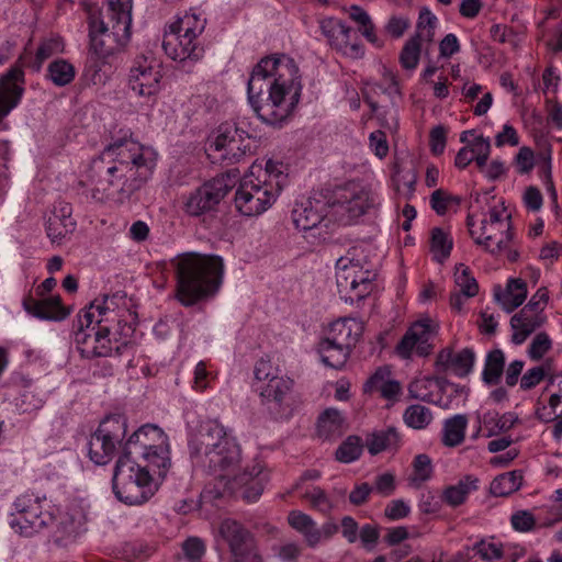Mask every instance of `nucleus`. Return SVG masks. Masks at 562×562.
I'll return each instance as SVG.
<instances>
[{
	"label": "nucleus",
	"mask_w": 562,
	"mask_h": 562,
	"mask_svg": "<svg viewBox=\"0 0 562 562\" xmlns=\"http://www.w3.org/2000/svg\"><path fill=\"white\" fill-rule=\"evenodd\" d=\"M288 521L292 528L301 532L308 546L315 547L321 541V530L311 516L300 510L289 513Z\"/></svg>",
	"instance_id": "f704fd0d"
},
{
	"label": "nucleus",
	"mask_w": 562,
	"mask_h": 562,
	"mask_svg": "<svg viewBox=\"0 0 562 562\" xmlns=\"http://www.w3.org/2000/svg\"><path fill=\"white\" fill-rule=\"evenodd\" d=\"M112 487L115 496L128 505L147 502L158 490L157 480L126 457L116 461Z\"/></svg>",
	"instance_id": "6e6552de"
},
{
	"label": "nucleus",
	"mask_w": 562,
	"mask_h": 562,
	"mask_svg": "<svg viewBox=\"0 0 562 562\" xmlns=\"http://www.w3.org/2000/svg\"><path fill=\"white\" fill-rule=\"evenodd\" d=\"M348 428L346 418L340 411L327 408L317 420V434L323 439H335L342 436Z\"/></svg>",
	"instance_id": "2f4dec72"
},
{
	"label": "nucleus",
	"mask_w": 562,
	"mask_h": 562,
	"mask_svg": "<svg viewBox=\"0 0 562 562\" xmlns=\"http://www.w3.org/2000/svg\"><path fill=\"white\" fill-rule=\"evenodd\" d=\"M220 532L228 543L235 562H263L254 546L249 531L234 519H225L220 526Z\"/></svg>",
	"instance_id": "412c9836"
},
{
	"label": "nucleus",
	"mask_w": 562,
	"mask_h": 562,
	"mask_svg": "<svg viewBox=\"0 0 562 562\" xmlns=\"http://www.w3.org/2000/svg\"><path fill=\"white\" fill-rule=\"evenodd\" d=\"M505 367V356L501 349H494L486 355L482 372L483 381L488 385L498 384Z\"/></svg>",
	"instance_id": "79ce46f5"
},
{
	"label": "nucleus",
	"mask_w": 562,
	"mask_h": 562,
	"mask_svg": "<svg viewBox=\"0 0 562 562\" xmlns=\"http://www.w3.org/2000/svg\"><path fill=\"white\" fill-rule=\"evenodd\" d=\"M86 522V517L82 510L78 506L70 507L64 514L55 519L56 532H58L59 539H67L76 537Z\"/></svg>",
	"instance_id": "72a5a7b5"
},
{
	"label": "nucleus",
	"mask_w": 562,
	"mask_h": 562,
	"mask_svg": "<svg viewBox=\"0 0 562 562\" xmlns=\"http://www.w3.org/2000/svg\"><path fill=\"white\" fill-rule=\"evenodd\" d=\"M329 216L334 224L351 225L376 205V195L359 181H348L327 191Z\"/></svg>",
	"instance_id": "0eeeda50"
},
{
	"label": "nucleus",
	"mask_w": 562,
	"mask_h": 562,
	"mask_svg": "<svg viewBox=\"0 0 562 562\" xmlns=\"http://www.w3.org/2000/svg\"><path fill=\"white\" fill-rule=\"evenodd\" d=\"M240 128L233 122L222 123L210 136L207 139V150L210 154L215 153L218 149H222L225 144H228L233 138L232 133H227L228 131H239Z\"/></svg>",
	"instance_id": "5fc2aeb1"
},
{
	"label": "nucleus",
	"mask_w": 562,
	"mask_h": 562,
	"mask_svg": "<svg viewBox=\"0 0 562 562\" xmlns=\"http://www.w3.org/2000/svg\"><path fill=\"white\" fill-rule=\"evenodd\" d=\"M22 305L27 314L42 321L61 322L71 313L70 307L63 305L59 295L40 299L27 295L23 299Z\"/></svg>",
	"instance_id": "5701e85b"
},
{
	"label": "nucleus",
	"mask_w": 562,
	"mask_h": 562,
	"mask_svg": "<svg viewBox=\"0 0 562 562\" xmlns=\"http://www.w3.org/2000/svg\"><path fill=\"white\" fill-rule=\"evenodd\" d=\"M411 513L409 505L403 499L391 501L384 509V515L390 520H400L407 517Z\"/></svg>",
	"instance_id": "680f3d73"
},
{
	"label": "nucleus",
	"mask_w": 562,
	"mask_h": 562,
	"mask_svg": "<svg viewBox=\"0 0 562 562\" xmlns=\"http://www.w3.org/2000/svg\"><path fill=\"white\" fill-rule=\"evenodd\" d=\"M479 488V480L473 475H465L456 484L443 488L441 499L450 507H458L464 504L472 492Z\"/></svg>",
	"instance_id": "473e14b6"
},
{
	"label": "nucleus",
	"mask_w": 562,
	"mask_h": 562,
	"mask_svg": "<svg viewBox=\"0 0 562 562\" xmlns=\"http://www.w3.org/2000/svg\"><path fill=\"white\" fill-rule=\"evenodd\" d=\"M527 293V283L522 279H509L504 290L495 288L494 297L505 312L512 313L525 302Z\"/></svg>",
	"instance_id": "7c9ffc66"
},
{
	"label": "nucleus",
	"mask_w": 562,
	"mask_h": 562,
	"mask_svg": "<svg viewBox=\"0 0 562 562\" xmlns=\"http://www.w3.org/2000/svg\"><path fill=\"white\" fill-rule=\"evenodd\" d=\"M438 23L437 16L428 9L419 13L416 32L404 44L401 54V66L406 70L417 68L423 47L427 50L428 45L435 40V30Z\"/></svg>",
	"instance_id": "a211bd4d"
},
{
	"label": "nucleus",
	"mask_w": 562,
	"mask_h": 562,
	"mask_svg": "<svg viewBox=\"0 0 562 562\" xmlns=\"http://www.w3.org/2000/svg\"><path fill=\"white\" fill-rule=\"evenodd\" d=\"M437 331L438 326L429 318L415 322L397 344L396 353L402 359H409L414 351L420 357L428 356Z\"/></svg>",
	"instance_id": "aec40b11"
},
{
	"label": "nucleus",
	"mask_w": 562,
	"mask_h": 562,
	"mask_svg": "<svg viewBox=\"0 0 562 562\" xmlns=\"http://www.w3.org/2000/svg\"><path fill=\"white\" fill-rule=\"evenodd\" d=\"M468 418L458 414L443 423L441 441L446 447H457L464 441Z\"/></svg>",
	"instance_id": "c9c22d12"
},
{
	"label": "nucleus",
	"mask_w": 562,
	"mask_h": 562,
	"mask_svg": "<svg viewBox=\"0 0 562 562\" xmlns=\"http://www.w3.org/2000/svg\"><path fill=\"white\" fill-rule=\"evenodd\" d=\"M375 272L364 269L358 260L340 257L336 262V283L340 297L353 303L373 290Z\"/></svg>",
	"instance_id": "ddd939ff"
},
{
	"label": "nucleus",
	"mask_w": 562,
	"mask_h": 562,
	"mask_svg": "<svg viewBox=\"0 0 562 562\" xmlns=\"http://www.w3.org/2000/svg\"><path fill=\"white\" fill-rule=\"evenodd\" d=\"M391 372L387 368H379L366 382V392H380L381 386L391 380Z\"/></svg>",
	"instance_id": "774afa93"
},
{
	"label": "nucleus",
	"mask_w": 562,
	"mask_h": 562,
	"mask_svg": "<svg viewBox=\"0 0 562 562\" xmlns=\"http://www.w3.org/2000/svg\"><path fill=\"white\" fill-rule=\"evenodd\" d=\"M362 453L361 439L357 436H349L337 448L335 457L339 462L351 463L359 459Z\"/></svg>",
	"instance_id": "3c124183"
},
{
	"label": "nucleus",
	"mask_w": 562,
	"mask_h": 562,
	"mask_svg": "<svg viewBox=\"0 0 562 562\" xmlns=\"http://www.w3.org/2000/svg\"><path fill=\"white\" fill-rule=\"evenodd\" d=\"M510 522L513 528L520 532L530 531L536 525L533 515L527 510H519L512 515Z\"/></svg>",
	"instance_id": "338daca9"
},
{
	"label": "nucleus",
	"mask_w": 562,
	"mask_h": 562,
	"mask_svg": "<svg viewBox=\"0 0 562 562\" xmlns=\"http://www.w3.org/2000/svg\"><path fill=\"white\" fill-rule=\"evenodd\" d=\"M322 34L337 53L351 59H359L364 55V47L357 33L341 20L324 18L319 21Z\"/></svg>",
	"instance_id": "6ab92c4d"
},
{
	"label": "nucleus",
	"mask_w": 562,
	"mask_h": 562,
	"mask_svg": "<svg viewBox=\"0 0 562 562\" xmlns=\"http://www.w3.org/2000/svg\"><path fill=\"white\" fill-rule=\"evenodd\" d=\"M516 171L520 175L529 173L535 167V154L530 147H521L514 158Z\"/></svg>",
	"instance_id": "4d7b16f0"
},
{
	"label": "nucleus",
	"mask_w": 562,
	"mask_h": 562,
	"mask_svg": "<svg viewBox=\"0 0 562 562\" xmlns=\"http://www.w3.org/2000/svg\"><path fill=\"white\" fill-rule=\"evenodd\" d=\"M154 167L155 159L148 149L123 137L90 161L79 184L82 193L97 203L123 204L143 187Z\"/></svg>",
	"instance_id": "f03ea898"
},
{
	"label": "nucleus",
	"mask_w": 562,
	"mask_h": 562,
	"mask_svg": "<svg viewBox=\"0 0 562 562\" xmlns=\"http://www.w3.org/2000/svg\"><path fill=\"white\" fill-rule=\"evenodd\" d=\"M522 475L518 471H510L497 475L490 485L493 496L504 497L518 491L521 486Z\"/></svg>",
	"instance_id": "a19ab883"
},
{
	"label": "nucleus",
	"mask_w": 562,
	"mask_h": 562,
	"mask_svg": "<svg viewBox=\"0 0 562 562\" xmlns=\"http://www.w3.org/2000/svg\"><path fill=\"white\" fill-rule=\"evenodd\" d=\"M136 467H140L146 472L150 473L159 483L165 479L168 470L171 467L169 445L153 450L149 453L134 458Z\"/></svg>",
	"instance_id": "c85d7f7f"
},
{
	"label": "nucleus",
	"mask_w": 562,
	"mask_h": 562,
	"mask_svg": "<svg viewBox=\"0 0 562 562\" xmlns=\"http://www.w3.org/2000/svg\"><path fill=\"white\" fill-rule=\"evenodd\" d=\"M191 457L216 475L223 488L216 496L226 493L240 496L248 503L256 502L262 494L269 475L259 461H254L237 473L241 460V448L233 431L216 419L200 424L189 440Z\"/></svg>",
	"instance_id": "f257e3e1"
},
{
	"label": "nucleus",
	"mask_w": 562,
	"mask_h": 562,
	"mask_svg": "<svg viewBox=\"0 0 562 562\" xmlns=\"http://www.w3.org/2000/svg\"><path fill=\"white\" fill-rule=\"evenodd\" d=\"M76 77L75 66L66 59L57 58L53 60L46 72V79L56 87L70 85Z\"/></svg>",
	"instance_id": "58836bf2"
},
{
	"label": "nucleus",
	"mask_w": 562,
	"mask_h": 562,
	"mask_svg": "<svg viewBox=\"0 0 562 562\" xmlns=\"http://www.w3.org/2000/svg\"><path fill=\"white\" fill-rule=\"evenodd\" d=\"M90 52L89 61L97 69L104 63V59L112 54L113 47L108 44L110 40L105 34L89 25Z\"/></svg>",
	"instance_id": "e433bc0d"
},
{
	"label": "nucleus",
	"mask_w": 562,
	"mask_h": 562,
	"mask_svg": "<svg viewBox=\"0 0 562 562\" xmlns=\"http://www.w3.org/2000/svg\"><path fill=\"white\" fill-rule=\"evenodd\" d=\"M75 344L82 358L93 359L101 357L121 356L127 348L125 341H112L109 337V329L104 326H76Z\"/></svg>",
	"instance_id": "dca6fc26"
},
{
	"label": "nucleus",
	"mask_w": 562,
	"mask_h": 562,
	"mask_svg": "<svg viewBox=\"0 0 562 562\" xmlns=\"http://www.w3.org/2000/svg\"><path fill=\"white\" fill-rule=\"evenodd\" d=\"M76 221L72 217V206L65 202H57L47 221V237L54 244H61L76 229Z\"/></svg>",
	"instance_id": "b1692460"
},
{
	"label": "nucleus",
	"mask_w": 562,
	"mask_h": 562,
	"mask_svg": "<svg viewBox=\"0 0 562 562\" xmlns=\"http://www.w3.org/2000/svg\"><path fill=\"white\" fill-rule=\"evenodd\" d=\"M108 311L106 297L101 301L94 300L87 310L77 315L75 326H86L89 328L93 323L100 325L103 322V315H105Z\"/></svg>",
	"instance_id": "de8ad7c7"
},
{
	"label": "nucleus",
	"mask_w": 562,
	"mask_h": 562,
	"mask_svg": "<svg viewBox=\"0 0 562 562\" xmlns=\"http://www.w3.org/2000/svg\"><path fill=\"white\" fill-rule=\"evenodd\" d=\"M400 440L398 432L395 428L390 427L385 430H380L372 434L367 439V448L371 454H378L384 450L394 449L397 447Z\"/></svg>",
	"instance_id": "37998d69"
},
{
	"label": "nucleus",
	"mask_w": 562,
	"mask_h": 562,
	"mask_svg": "<svg viewBox=\"0 0 562 562\" xmlns=\"http://www.w3.org/2000/svg\"><path fill=\"white\" fill-rule=\"evenodd\" d=\"M454 283L460 289V293L467 297H473L479 292V285L472 276L469 267L459 263L454 268Z\"/></svg>",
	"instance_id": "09e8293b"
},
{
	"label": "nucleus",
	"mask_w": 562,
	"mask_h": 562,
	"mask_svg": "<svg viewBox=\"0 0 562 562\" xmlns=\"http://www.w3.org/2000/svg\"><path fill=\"white\" fill-rule=\"evenodd\" d=\"M362 333V324L355 318H342L330 324L324 338L336 346L352 348Z\"/></svg>",
	"instance_id": "cd10ccee"
},
{
	"label": "nucleus",
	"mask_w": 562,
	"mask_h": 562,
	"mask_svg": "<svg viewBox=\"0 0 562 562\" xmlns=\"http://www.w3.org/2000/svg\"><path fill=\"white\" fill-rule=\"evenodd\" d=\"M467 223L475 244L483 246L492 255H498L507 249L514 236L512 215L504 206V202L490 207L477 228L471 215L468 216Z\"/></svg>",
	"instance_id": "1a4fd4ad"
},
{
	"label": "nucleus",
	"mask_w": 562,
	"mask_h": 562,
	"mask_svg": "<svg viewBox=\"0 0 562 562\" xmlns=\"http://www.w3.org/2000/svg\"><path fill=\"white\" fill-rule=\"evenodd\" d=\"M447 131L442 125L435 126L429 134V145L431 153L436 156L441 155L446 148Z\"/></svg>",
	"instance_id": "0e129e2a"
},
{
	"label": "nucleus",
	"mask_w": 562,
	"mask_h": 562,
	"mask_svg": "<svg viewBox=\"0 0 562 562\" xmlns=\"http://www.w3.org/2000/svg\"><path fill=\"white\" fill-rule=\"evenodd\" d=\"M206 25V19L195 12H186L181 18L170 25V30L183 36L199 40Z\"/></svg>",
	"instance_id": "4c0bfd02"
},
{
	"label": "nucleus",
	"mask_w": 562,
	"mask_h": 562,
	"mask_svg": "<svg viewBox=\"0 0 562 562\" xmlns=\"http://www.w3.org/2000/svg\"><path fill=\"white\" fill-rule=\"evenodd\" d=\"M227 133H232L231 136L233 138L231 142L225 144L222 149L210 154V156L226 164L239 162L246 153L250 150L249 135L243 128L239 131H228Z\"/></svg>",
	"instance_id": "c756f323"
},
{
	"label": "nucleus",
	"mask_w": 562,
	"mask_h": 562,
	"mask_svg": "<svg viewBox=\"0 0 562 562\" xmlns=\"http://www.w3.org/2000/svg\"><path fill=\"white\" fill-rule=\"evenodd\" d=\"M169 445L168 436L156 425L146 424L134 431L123 445V454L130 460Z\"/></svg>",
	"instance_id": "4be33fe9"
},
{
	"label": "nucleus",
	"mask_w": 562,
	"mask_h": 562,
	"mask_svg": "<svg viewBox=\"0 0 562 562\" xmlns=\"http://www.w3.org/2000/svg\"><path fill=\"white\" fill-rule=\"evenodd\" d=\"M172 265L176 278V300L184 307H191L213 297L221 289L224 277V261L217 255L186 252L178 256Z\"/></svg>",
	"instance_id": "20e7f679"
},
{
	"label": "nucleus",
	"mask_w": 562,
	"mask_h": 562,
	"mask_svg": "<svg viewBox=\"0 0 562 562\" xmlns=\"http://www.w3.org/2000/svg\"><path fill=\"white\" fill-rule=\"evenodd\" d=\"M235 178L236 175L228 171L204 182L188 195L184 212L196 217L216 210L221 201L235 187Z\"/></svg>",
	"instance_id": "4468645a"
},
{
	"label": "nucleus",
	"mask_w": 562,
	"mask_h": 562,
	"mask_svg": "<svg viewBox=\"0 0 562 562\" xmlns=\"http://www.w3.org/2000/svg\"><path fill=\"white\" fill-rule=\"evenodd\" d=\"M162 47L165 53L173 60H199L204 53L199 40L183 36L170 30L165 34Z\"/></svg>",
	"instance_id": "a878e982"
},
{
	"label": "nucleus",
	"mask_w": 562,
	"mask_h": 562,
	"mask_svg": "<svg viewBox=\"0 0 562 562\" xmlns=\"http://www.w3.org/2000/svg\"><path fill=\"white\" fill-rule=\"evenodd\" d=\"M182 550L186 558L198 561L205 553V544L200 538L191 537L183 542Z\"/></svg>",
	"instance_id": "69168bd1"
},
{
	"label": "nucleus",
	"mask_w": 562,
	"mask_h": 562,
	"mask_svg": "<svg viewBox=\"0 0 562 562\" xmlns=\"http://www.w3.org/2000/svg\"><path fill=\"white\" fill-rule=\"evenodd\" d=\"M127 422L121 415L104 418L87 442V456L97 465L108 464L126 436Z\"/></svg>",
	"instance_id": "f8f14e48"
},
{
	"label": "nucleus",
	"mask_w": 562,
	"mask_h": 562,
	"mask_svg": "<svg viewBox=\"0 0 562 562\" xmlns=\"http://www.w3.org/2000/svg\"><path fill=\"white\" fill-rule=\"evenodd\" d=\"M282 164L269 159L266 166L254 164L235 192L236 210L244 216H258L270 209L286 183Z\"/></svg>",
	"instance_id": "39448f33"
},
{
	"label": "nucleus",
	"mask_w": 562,
	"mask_h": 562,
	"mask_svg": "<svg viewBox=\"0 0 562 562\" xmlns=\"http://www.w3.org/2000/svg\"><path fill=\"white\" fill-rule=\"evenodd\" d=\"M517 422L518 416L512 412L503 415H499L496 412H487L483 416V425L487 429V436H495L499 432H505L513 428Z\"/></svg>",
	"instance_id": "c03bdc74"
},
{
	"label": "nucleus",
	"mask_w": 562,
	"mask_h": 562,
	"mask_svg": "<svg viewBox=\"0 0 562 562\" xmlns=\"http://www.w3.org/2000/svg\"><path fill=\"white\" fill-rule=\"evenodd\" d=\"M248 102L257 117L281 127L293 116L302 94L294 59L281 54L261 58L247 83Z\"/></svg>",
	"instance_id": "7ed1b4c3"
},
{
	"label": "nucleus",
	"mask_w": 562,
	"mask_h": 562,
	"mask_svg": "<svg viewBox=\"0 0 562 562\" xmlns=\"http://www.w3.org/2000/svg\"><path fill=\"white\" fill-rule=\"evenodd\" d=\"M403 418L408 427L424 429L431 423L432 414L426 406L415 404L405 409Z\"/></svg>",
	"instance_id": "8fccbe9b"
},
{
	"label": "nucleus",
	"mask_w": 562,
	"mask_h": 562,
	"mask_svg": "<svg viewBox=\"0 0 562 562\" xmlns=\"http://www.w3.org/2000/svg\"><path fill=\"white\" fill-rule=\"evenodd\" d=\"M475 353L471 348L454 352L451 348L442 349L436 359L439 372H451L459 378L467 376L473 369Z\"/></svg>",
	"instance_id": "bb28decb"
},
{
	"label": "nucleus",
	"mask_w": 562,
	"mask_h": 562,
	"mask_svg": "<svg viewBox=\"0 0 562 562\" xmlns=\"http://www.w3.org/2000/svg\"><path fill=\"white\" fill-rule=\"evenodd\" d=\"M10 526L24 537H32L52 526L59 510L45 497L26 492L14 501Z\"/></svg>",
	"instance_id": "9d476101"
},
{
	"label": "nucleus",
	"mask_w": 562,
	"mask_h": 562,
	"mask_svg": "<svg viewBox=\"0 0 562 562\" xmlns=\"http://www.w3.org/2000/svg\"><path fill=\"white\" fill-rule=\"evenodd\" d=\"M254 380V389L265 409L274 419L289 418L292 414L294 380L281 374L280 369L266 358L256 362Z\"/></svg>",
	"instance_id": "423d86ee"
},
{
	"label": "nucleus",
	"mask_w": 562,
	"mask_h": 562,
	"mask_svg": "<svg viewBox=\"0 0 562 562\" xmlns=\"http://www.w3.org/2000/svg\"><path fill=\"white\" fill-rule=\"evenodd\" d=\"M551 346L552 341L548 334L538 333L529 346V357L532 360H539L551 349Z\"/></svg>",
	"instance_id": "13d9d810"
},
{
	"label": "nucleus",
	"mask_w": 562,
	"mask_h": 562,
	"mask_svg": "<svg viewBox=\"0 0 562 562\" xmlns=\"http://www.w3.org/2000/svg\"><path fill=\"white\" fill-rule=\"evenodd\" d=\"M411 26V19L406 15H392L385 24V32L393 38H400Z\"/></svg>",
	"instance_id": "bf43d9fd"
},
{
	"label": "nucleus",
	"mask_w": 562,
	"mask_h": 562,
	"mask_svg": "<svg viewBox=\"0 0 562 562\" xmlns=\"http://www.w3.org/2000/svg\"><path fill=\"white\" fill-rule=\"evenodd\" d=\"M162 65L151 54H139L128 69L127 87L137 97L146 101L151 108L162 89Z\"/></svg>",
	"instance_id": "9b49d317"
},
{
	"label": "nucleus",
	"mask_w": 562,
	"mask_h": 562,
	"mask_svg": "<svg viewBox=\"0 0 562 562\" xmlns=\"http://www.w3.org/2000/svg\"><path fill=\"white\" fill-rule=\"evenodd\" d=\"M44 403L45 394L37 387L27 385L20 395L18 406L23 413H32L42 408Z\"/></svg>",
	"instance_id": "603ef678"
},
{
	"label": "nucleus",
	"mask_w": 562,
	"mask_h": 562,
	"mask_svg": "<svg viewBox=\"0 0 562 562\" xmlns=\"http://www.w3.org/2000/svg\"><path fill=\"white\" fill-rule=\"evenodd\" d=\"M533 303H527L517 314L510 318L513 329L512 341L521 345L526 339L546 322L547 316L539 310L532 308Z\"/></svg>",
	"instance_id": "393cba45"
},
{
	"label": "nucleus",
	"mask_w": 562,
	"mask_h": 562,
	"mask_svg": "<svg viewBox=\"0 0 562 562\" xmlns=\"http://www.w3.org/2000/svg\"><path fill=\"white\" fill-rule=\"evenodd\" d=\"M318 351L324 364L333 369H341L347 362L351 349L342 346H336L331 344V341L323 339L319 342Z\"/></svg>",
	"instance_id": "ea45409f"
},
{
	"label": "nucleus",
	"mask_w": 562,
	"mask_h": 562,
	"mask_svg": "<svg viewBox=\"0 0 562 562\" xmlns=\"http://www.w3.org/2000/svg\"><path fill=\"white\" fill-rule=\"evenodd\" d=\"M65 49V43L60 36H50L47 38H44L35 54L34 59V68L35 70H40L42 65L49 58L61 54Z\"/></svg>",
	"instance_id": "a18cd8bd"
},
{
	"label": "nucleus",
	"mask_w": 562,
	"mask_h": 562,
	"mask_svg": "<svg viewBox=\"0 0 562 562\" xmlns=\"http://www.w3.org/2000/svg\"><path fill=\"white\" fill-rule=\"evenodd\" d=\"M452 246L453 243L448 233L439 227L431 229L430 251L436 261L442 263L450 256Z\"/></svg>",
	"instance_id": "49530a36"
},
{
	"label": "nucleus",
	"mask_w": 562,
	"mask_h": 562,
	"mask_svg": "<svg viewBox=\"0 0 562 562\" xmlns=\"http://www.w3.org/2000/svg\"><path fill=\"white\" fill-rule=\"evenodd\" d=\"M132 0H111L100 16H91L89 25L98 29L116 44L131 37Z\"/></svg>",
	"instance_id": "2eb2a0df"
},
{
	"label": "nucleus",
	"mask_w": 562,
	"mask_h": 562,
	"mask_svg": "<svg viewBox=\"0 0 562 562\" xmlns=\"http://www.w3.org/2000/svg\"><path fill=\"white\" fill-rule=\"evenodd\" d=\"M302 498L306 499L312 508L323 514H329L334 508L331 499L319 486L305 490L302 494Z\"/></svg>",
	"instance_id": "864d4df0"
},
{
	"label": "nucleus",
	"mask_w": 562,
	"mask_h": 562,
	"mask_svg": "<svg viewBox=\"0 0 562 562\" xmlns=\"http://www.w3.org/2000/svg\"><path fill=\"white\" fill-rule=\"evenodd\" d=\"M413 468L414 471L411 481L415 485H420L428 481L432 475L431 459L427 454L423 453L416 456L413 461Z\"/></svg>",
	"instance_id": "6e6d98bb"
},
{
	"label": "nucleus",
	"mask_w": 562,
	"mask_h": 562,
	"mask_svg": "<svg viewBox=\"0 0 562 562\" xmlns=\"http://www.w3.org/2000/svg\"><path fill=\"white\" fill-rule=\"evenodd\" d=\"M473 550L483 560H499L503 557V549L496 543L485 542L481 540L473 546Z\"/></svg>",
	"instance_id": "e2e57ef3"
},
{
	"label": "nucleus",
	"mask_w": 562,
	"mask_h": 562,
	"mask_svg": "<svg viewBox=\"0 0 562 562\" xmlns=\"http://www.w3.org/2000/svg\"><path fill=\"white\" fill-rule=\"evenodd\" d=\"M519 144V135L517 130L509 123L503 125L502 131L495 135V146L504 147L517 146Z\"/></svg>",
	"instance_id": "052dcab7"
},
{
	"label": "nucleus",
	"mask_w": 562,
	"mask_h": 562,
	"mask_svg": "<svg viewBox=\"0 0 562 562\" xmlns=\"http://www.w3.org/2000/svg\"><path fill=\"white\" fill-rule=\"evenodd\" d=\"M295 227L303 232L318 231V236L328 234L333 218L329 216L328 202L323 192L316 193L306 201L296 203L292 210Z\"/></svg>",
	"instance_id": "f3484780"
}]
</instances>
